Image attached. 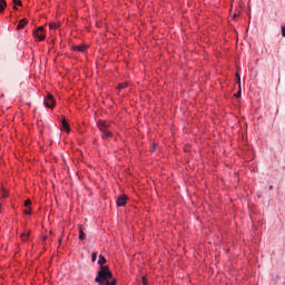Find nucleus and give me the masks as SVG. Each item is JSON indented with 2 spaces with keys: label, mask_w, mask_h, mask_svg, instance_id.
I'll return each instance as SVG.
<instances>
[{
  "label": "nucleus",
  "mask_w": 285,
  "mask_h": 285,
  "mask_svg": "<svg viewBox=\"0 0 285 285\" xmlns=\"http://www.w3.org/2000/svg\"><path fill=\"white\" fill-rule=\"evenodd\" d=\"M98 264L100 271H98L95 282L99 285H117V279H112V272H110L108 266L104 265L106 264V257H104V255H99Z\"/></svg>",
  "instance_id": "obj_1"
},
{
  "label": "nucleus",
  "mask_w": 285,
  "mask_h": 285,
  "mask_svg": "<svg viewBox=\"0 0 285 285\" xmlns=\"http://www.w3.org/2000/svg\"><path fill=\"white\" fill-rule=\"evenodd\" d=\"M98 128L102 132V139H110V137H112V127L109 122L100 120L98 121Z\"/></svg>",
  "instance_id": "obj_2"
},
{
  "label": "nucleus",
  "mask_w": 285,
  "mask_h": 285,
  "mask_svg": "<svg viewBox=\"0 0 285 285\" xmlns=\"http://www.w3.org/2000/svg\"><path fill=\"white\" fill-rule=\"evenodd\" d=\"M45 106L47 108H55V106H57V101H55V97L52 96V94H47V97H45V101H43Z\"/></svg>",
  "instance_id": "obj_3"
},
{
  "label": "nucleus",
  "mask_w": 285,
  "mask_h": 285,
  "mask_svg": "<svg viewBox=\"0 0 285 285\" xmlns=\"http://www.w3.org/2000/svg\"><path fill=\"white\" fill-rule=\"evenodd\" d=\"M33 37L38 39V41H43L46 39V35H43V27H39L35 32Z\"/></svg>",
  "instance_id": "obj_4"
},
{
  "label": "nucleus",
  "mask_w": 285,
  "mask_h": 285,
  "mask_svg": "<svg viewBox=\"0 0 285 285\" xmlns=\"http://www.w3.org/2000/svg\"><path fill=\"white\" fill-rule=\"evenodd\" d=\"M127 202H128V196L126 194H122L117 197L116 204L117 206H126Z\"/></svg>",
  "instance_id": "obj_5"
},
{
  "label": "nucleus",
  "mask_w": 285,
  "mask_h": 285,
  "mask_svg": "<svg viewBox=\"0 0 285 285\" xmlns=\"http://www.w3.org/2000/svg\"><path fill=\"white\" fill-rule=\"evenodd\" d=\"M28 23V19L23 18L22 20L19 21L17 26V30H23L26 28V24Z\"/></svg>",
  "instance_id": "obj_6"
},
{
  "label": "nucleus",
  "mask_w": 285,
  "mask_h": 285,
  "mask_svg": "<svg viewBox=\"0 0 285 285\" xmlns=\"http://www.w3.org/2000/svg\"><path fill=\"white\" fill-rule=\"evenodd\" d=\"M61 124H62V129L66 131V132H69L70 131V125L68 124V121L66 120V118H63L61 120Z\"/></svg>",
  "instance_id": "obj_7"
},
{
  "label": "nucleus",
  "mask_w": 285,
  "mask_h": 285,
  "mask_svg": "<svg viewBox=\"0 0 285 285\" xmlns=\"http://www.w3.org/2000/svg\"><path fill=\"white\" fill-rule=\"evenodd\" d=\"M73 50L76 52H86V46L83 45L73 46Z\"/></svg>",
  "instance_id": "obj_8"
},
{
  "label": "nucleus",
  "mask_w": 285,
  "mask_h": 285,
  "mask_svg": "<svg viewBox=\"0 0 285 285\" xmlns=\"http://www.w3.org/2000/svg\"><path fill=\"white\" fill-rule=\"evenodd\" d=\"M6 8H8V2L6 0H0V14L4 12Z\"/></svg>",
  "instance_id": "obj_9"
},
{
  "label": "nucleus",
  "mask_w": 285,
  "mask_h": 285,
  "mask_svg": "<svg viewBox=\"0 0 285 285\" xmlns=\"http://www.w3.org/2000/svg\"><path fill=\"white\" fill-rule=\"evenodd\" d=\"M21 239H22V242H28V239H30V233L26 232V233L21 234Z\"/></svg>",
  "instance_id": "obj_10"
},
{
  "label": "nucleus",
  "mask_w": 285,
  "mask_h": 285,
  "mask_svg": "<svg viewBox=\"0 0 285 285\" xmlns=\"http://www.w3.org/2000/svg\"><path fill=\"white\" fill-rule=\"evenodd\" d=\"M50 30H57L59 29V22H50L49 23Z\"/></svg>",
  "instance_id": "obj_11"
},
{
  "label": "nucleus",
  "mask_w": 285,
  "mask_h": 285,
  "mask_svg": "<svg viewBox=\"0 0 285 285\" xmlns=\"http://www.w3.org/2000/svg\"><path fill=\"white\" fill-rule=\"evenodd\" d=\"M79 239L80 242H83L86 239V234L83 233V229L79 228Z\"/></svg>",
  "instance_id": "obj_12"
},
{
  "label": "nucleus",
  "mask_w": 285,
  "mask_h": 285,
  "mask_svg": "<svg viewBox=\"0 0 285 285\" xmlns=\"http://www.w3.org/2000/svg\"><path fill=\"white\" fill-rule=\"evenodd\" d=\"M124 88H128V82H121L118 85V90H124Z\"/></svg>",
  "instance_id": "obj_13"
},
{
  "label": "nucleus",
  "mask_w": 285,
  "mask_h": 285,
  "mask_svg": "<svg viewBox=\"0 0 285 285\" xmlns=\"http://www.w3.org/2000/svg\"><path fill=\"white\" fill-rule=\"evenodd\" d=\"M142 285H148V278L146 276L141 277Z\"/></svg>",
  "instance_id": "obj_14"
},
{
  "label": "nucleus",
  "mask_w": 285,
  "mask_h": 285,
  "mask_svg": "<svg viewBox=\"0 0 285 285\" xmlns=\"http://www.w3.org/2000/svg\"><path fill=\"white\" fill-rule=\"evenodd\" d=\"M14 6H23V2L21 0H12Z\"/></svg>",
  "instance_id": "obj_15"
},
{
  "label": "nucleus",
  "mask_w": 285,
  "mask_h": 285,
  "mask_svg": "<svg viewBox=\"0 0 285 285\" xmlns=\"http://www.w3.org/2000/svg\"><path fill=\"white\" fill-rule=\"evenodd\" d=\"M24 206L28 208L29 206H32V200H30V199H27L26 202H24Z\"/></svg>",
  "instance_id": "obj_16"
},
{
  "label": "nucleus",
  "mask_w": 285,
  "mask_h": 285,
  "mask_svg": "<svg viewBox=\"0 0 285 285\" xmlns=\"http://www.w3.org/2000/svg\"><path fill=\"white\" fill-rule=\"evenodd\" d=\"M91 262H97V253H94V254L91 255Z\"/></svg>",
  "instance_id": "obj_17"
},
{
  "label": "nucleus",
  "mask_w": 285,
  "mask_h": 285,
  "mask_svg": "<svg viewBox=\"0 0 285 285\" xmlns=\"http://www.w3.org/2000/svg\"><path fill=\"white\" fill-rule=\"evenodd\" d=\"M237 83H242V78L239 77V73H236Z\"/></svg>",
  "instance_id": "obj_18"
},
{
  "label": "nucleus",
  "mask_w": 285,
  "mask_h": 285,
  "mask_svg": "<svg viewBox=\"0 0 285 285\" xmlns=\"http://www.w3.org/2000/svg\"><path fill=\"white\" fill-rule=\"evenodd\" d=\"M236 99H239L242 97V90H239L237 94H235Z\"/></svg>",
  "instance_id": "obj_19"
},
{
  "label": "nucleus",
  "mask_w": 285,
  "mask_h": 285,
  "mask_svg": "<svg viewBox=\"0 0 285 285\" xmlns=\"http://www.w3.org/2000/svg\"><path fill=\"white\" fill-rule=\"evenodd\" d=\"M23 213L24 215H30L32 212L30 209H26Z\"/></svg>",
  "instance_id": "obj_20"
},
{
  "label": "nucleus",
  "mask_w": 285,
  "mask_h": 285,
  "mask_svg": "<svg viewBox=\"0 0 285 285\" xmlns=\"http://www.w3.org/2000/svg\"><path fill=\"white\" fill-rule=\"evenodd\" d=\"M282 35L285 37V27H282Z\"/></svg>",
  "instance_id": "obj_21"
},
{
  "label": "nucleus",
  "mask_w": 285,
  "mask_h": 285,
  "mask_svg": "<svg viewBox=\"0 0 285 285\" xmlns=\"http://www.w3.org/2000/svg\"><path fill=\"white\" fill-rule=\"evenodd\" d=\"M2 197L3 198L8 197V191H3Z\"/></svg>",
  "instance_id": "obj_22"
},
{
  "label": "nucleus",
  "mask_w": 285,
  "mask_h": 285,
  "mask_svg": "<svg viewBox=\"0 0 285 285\" xmlns=\"http://www.w3.org/2000/svg\"><path fill=\"white\" fill-rule=\"evenodd\" d=\"M13 10H19V9L17 8V4L13 6Z\"/></svg>",
  "instance_id": "obj_23"
},
{
  "label": "nucleus",
  "mask_w": 285,
  "mask_h": 285,
  "mask_svg": "<svg viewBox=\"0 0 285 285\" xmlns=\"http://www.w3.org/2000/svg\"><path fill=\"white\" fill-rule=\"evenodd\" d=\"M157 146L154 145V149L153 150H156Z\"/></svg>",
  "instance_id": "obj_24"
},
{
  "label": "nucleus",
  "mask_w": 285,
  "mask_h": 285,
  "mask_svg": "<svg viewBox=\"0 0 285 285\" xmlns=\"http://www.w3.org/2000/svg\"><path fill=\"white\" fill-rule=\"evenodd\" d=\"M269 190H273V186L269 187Z\"/></svg>",
  "instance_id": "obj_25"
},
{
  "label": "nucleus",
  "mask_w": 285,
  "mask_h": 285,
  "mask_svg": "<svg viewBox=\"0 0 285 285\" xmlns=\"http://www.w3.org/2000/svg\"><path fill=\"white\" fill-rule=\"evenodd\" d=\"M0 213H1V205H0Z\"/></svg>",
  "instance_id": "obj_26"
}]
</instances>
